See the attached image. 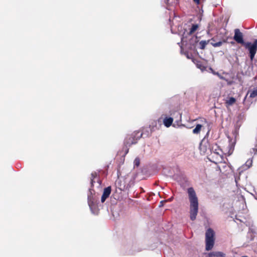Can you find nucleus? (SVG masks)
<instances>
[{"label": "nucleus", "instance_id": "9", "mask_svg": "<svg viewBox=\"0 0 257 257\" xmlns=\"http://www.w3.org/2000/svg\"><path fill=\"white\" fill-rule=\"evenodd\" d=\"M88 203L92 213L97 214V210L96 208L95 205L92 200V197L91 196H88Z\"/></svg>", "mask_w": 257, "mask_h": 257}, {"label": "nucleus", "instance_id": "22", "mask_svg": "<svg viewBox=\"0 0 257 257\" xmlns=\"http://www.w3.org/2000/svg\"><path fill=\"white\" fill-rule=\"evenodd\" d=\"M252 152H253L254 154H256V153H257V148H253L252 149Z\"/></svg>", "mask_w": 257, "mask_h": 257}, {"label": "nucleus", "instance_id": "1", "mask_svg": "<svg viewBox=\"0 0 257 257\" xmlns=\"http://www.w3.org/2000/svg\"><path fill=\"white\" fill-rule=\"evenodd\" d=\"M189 200L190 203V214L191 220H194L198 212V200L196 192L192 187L187 189Z\"/></svg>", "mask_w": 257, "mask_h": 257}, {"label": "nucleus", "instance_id": "20", "mask_svg": "<svg viewBox=\"0 0 257 257\" xmlns=\"http://www.w3.org/2000/svg\"><path fill=\"white\" fill-rule=\"evenodd\" d=\"M134 163L135 166L138 167L140 165V159L138 158H136Z\"/></svg>", "mask_w": 257, "mask_h": 257}, {"label": "nucleus", "instance_id": "16", "mask_svg": "<svg viewBox=\"0 0 257 257\" xmlns=\"http://www.w3.org/2000/svg\"><path fill=\"white\" fill-rule=\"evenodd\" d=\"M235 102V99L234 97H230L226 101V103L229 105H231L233 104Z\"/></svg>", "mask_w": 257, "mask_h": 257}, {"label": "nucleus", "instance_id": "15", "mask_svg": "<svg viewBox=\"0 0 257 257\" xmlns=\"http://www.w3.org/2000/svg\"><path fill=\"white\" fill-rule=\"evenodd\" d=\"M198 28V25H197V24L193 25L190 29L189 34L191 35L192 33H193L195 31H196L197 30Z\"/></svg>", "mask_w": 257, "mask_h": 257}, {"label": "nucleus", "instance_id": "3", "mask_svg": "<svg viewBox=\"0 0 257 257\" xmlns=\"http://www.w3.org/2000/svg\"><path fill=\"white\" fill-rule=\"evenodd\" d=\"M215 233L211 228L208 229L205 233V249L207 251L211 250L214 245Z\"/></svg>", "mask_w": 257, "mask_h": 257}, {"label": "nucleus", "instance_id": "19", "mask_svg": "<svg viewBox=\"0 0 257 257\" xmlns=\"http://www.w3.org/2000/svg\"><path fill=\"white\" fill-rule=\"evenodd\" d=\"M197 66L198 68H199L202 71H204L206 69V67L202 65L201 64L197 63Z\"/></svg>", "mask_w": 257, "mask_h": 257}, {"label": "nucleus", "instance_id": "11", "mask_svg": "<svg viewBox=\"0 0 257 257\" xmlns=\"http://www.w3.org/2000/svg\"><path fill=\"white\" fill-rule=\"evenodd\" d=\"M208 257H225V254L221 251H212L208 253Z\"/></svg>", "mask_w": 257, "mask_h": 257}, {"label": "nucleus", "instance_id": "17", "mask_svg": "<svg viewBox=\"0 0 257 257\" xmlns=\"http://www.w3.org/2000/svg\"><path fill=\"white\" fill-rule=\"evenodd\" d=\"M257 96V89H253L252 91L250 92L249 94V97L251 98H254Z\"/></svg>", "mask_w": 257, "mask_h": 257}, {"label": "nucleus", "instance_id": "24", "mask_svg": "<svg viewBox=\"0 0 257 257\" xmlns=\"http://www.w3.org/2000/svg\"><path fill=\"white\" fill-rule=\"evenodd\" d=\"M194 2L196 3L197 4L199 3L200 0H193Z\"/></svg>", "mask_w": 257, "mask_h": 257}, {"label": "nucleus", "instance_id": "21", "mask_svg": "<svg viewBox=\"0 0 257 257\" xmlns=\"http://www.w3.org/2000/svg\"><path fill=\"white\" fill-rule=\"evenodd\" d=\"M233 150V147L230 145H229V150L228 151V155H230L232 154Z\"/></svg>", "mask_w": 257, "mask_h": 257}, {"label": "nucleus", "instance_id": "5", "mask_svg": "<svg viewBox=\"0 0 257 257\" xmlns=\"http://www.w3.org/2000/svg\"><path fill=\"white\" fill-rule=\"evenodd\" d=\"M143 134L140 132H136L133 133L131 135L127 137L124 143L126 146H130L132 145L135 144L142 137Z\"/></svg>", "mask_w": 257, "mask_h": 257}, {"label": "nucleus", "instance_id": "12", "mask_svg": "<svg viewBox=\"0 0 257 257\" xmlns=\"http://www.w3.org/2000/svg\"><path fill=\"white\" fill-rule=\"evenodd\" d=\"M173 121V118L170 117H166L164 118L163 122L165 126L168 127L170 126Z\"/></svg>", "mask_w": 257, "mask_h": 257}, {"label": "nucleus", "instance_id": "8", "mask_svg": "<svg viewBox=\"0 0 257 257\" xmlns=\"http://www.w3.org/2000/svg\"><path fill=\"white\" fill-rule=\"evenodd\" d=\"M111 191V188L108 186L104 189L101 198V202L103 203L105 200L109 197Z\"/></svg>", "mask_w": 257, "mask_h": 257}, {"label": "nucleus", "instance_id": "14", "mask_svg": "<svg viewBox=\"0 0 257 257\" xmlns=\"http://www.w3.org/2000/svg\"><path fill=\"white\" fill-rule=\"evenodd\" d=\"M208 42L209 41H201L199 44L200 49H204Z\"/></svg>", "mask_w": 257, "mask_h": 257}, {"label": "nucleus", "instance_id": "25", "mask_svg": "<svg viewBox=\"0 0 257 257\" xmlns=\"http://www.w3.org/2000/svg\"><path fill=\"white\" fill-rule=\"evenodd\" d=\"M97 181H98V182L99 183V185H100V182L98 180H97Z\"/></svg>", "mask_w": 257, "mask_h": 257}, {"label": "nucleus", "instance_id": "18", "mask_svg": "<svg viewBox=\"0 0 257 257\" xmlns=\"http://www.w3.org/2000/svg\"><path fill=\"white\" fill-rule=\"evenodd\" d=\"M252 160H250V159H249V160H248L246 162V163H245V166H247V168H249L250 166H251V165H252Z\"/></svg>", "mask_w": 257, "mask_h": 257}, {"label": "nucleus", "instance_id": "4", "mask_svg": "<svg viewBox=\"0 0 257 257\" xmlns=\"http://www.w3.org/2000/svg\"><path fill=\"white\" fill-rule=\"evenodd\" d=\"M205 120V123L207 124L208 126V131L206 133V134L205 136L204 137V138L201 141L200 144V151L203 153H208L209 152H210V149H211V148L209 147V144L208 143V140L207 138L208 137L210 131V122H208Z\"/></svg>", "mask_w": 257, "mask_h": 257}, {"label": "nucleus", "instance_id": "6", "mask_svg": "<svg viewBox=\"0 0 257 257\" xmlns=\"http://www.w3.org/2000/svg\"><path fill=\"white\" fill-rule=\"evenodd\" d=\"M244 46L248 50L250 58L251 60H252L257 51V39H255L252 44L250 42H246Z\"/></svg>", "mask_w": 257, "mask_h": 257}, {"label": "nucleus", "instance_id": "7", "mask_svg": "<svg viewBox=\"0 0 257 257\" xmlns=\"http://www.w3.org/2000/svg\"><path fill=\"white\" fill-rule=\"evenodd\" d=\"M243 34L238 29L234 30V35L233 36V39L238 44H241L243 45L245 44L243 40Z\"/></svg>", "mask_w": 257, "mask_h": 257}, {"label": "nucleus", "instance_id": "10", "mask_svg": "<svg viewBox=\"0 0 257 257\" xmlns=\"http://www.w3.org/2000/svg\"><path fill=\"white\" fill-rule=\"evenodd\" d=\"M211 44L214 47H218L221 46L223 43H226L227 42V40L225 39H223L222 40L219 41L218 42H215L216 41V38H212L211 40Z\"/></svg>", "mask_w": 257, "mask_h": 257}, {"label": "nucleus", "instance_id": "23", "mask_svg": "<svg viewBox=\"0 0 257 257\" xmlns=\"http://www.w3.org/2000/svg\"><path fill=\"white\" fill-rule=\"evenodd\" d=\"M95 177H94L92 180H91V184L92 185H93V184L95 182Z\"/></svg>", "mask_w": 257, "mask_h": 257}, {"label": "nucleus", "instance_id": "2", "mask_svg": "<svg viewBox=\"0 0 257 257\" xmlns=\"http://www.w3.org/2000/svg\"><path fill=\"white\" fill-rule=\"evenodd\" d=\"M210 152V157L212 159V162L217 163L223 160L222 151L216 144L212 146Z\"/></svg>", "mask_w": 257, "mask_h": 257}, {"label": "nucleus", "instance_id": "13", "mask_svg": "<svg viewBox=\"0 0 257 257\" xmlns=\"http://www.w3.org/2000/svg\"><path fill=\"white\" fill-rule=\"evenodd\" d=\"M202 125L200 124H197L193 130V133L194 134H198L201 130Z\"/></svg>", "mask_w": 257, "mask_h": 257}]
</instances>
